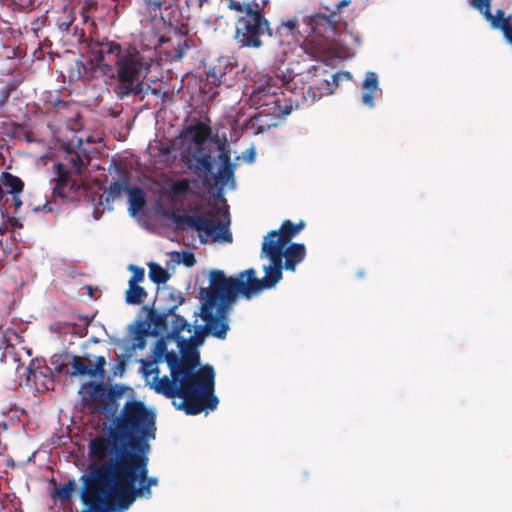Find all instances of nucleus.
<instances>
[{
  "label": "nucleus",
  "mask_w": 512,
  "mask_h": 512,
  "mask_svg": "<svg viewBox=\"0 0 512 512\" xmlns=\"http://www.w3.org/2000/svg\"><path fill=\"white\" fill-rule=\"evenodd\" d=\"M291 110H292V108H291V107H289V108H288V107H286L282 112H283L284 114H286V115H287V114H290V113H291Z\"/></svg>",
  "instance_id": "nucleus-35"
},
{
  "label": "nucleus",
  "mask_w": 512,
  "mask_h": 512,
  "mask_svg": "<svg viewBox=\"0 0 512 512\" xmlns=\"http://www.w3.org/2000/svg\"><path fill=\"white\" fill-rule=\"evenodd\" d=\"M266 32L271 35L269 23L258 9L239 18L235 38L242 46L259 48Z\"/></svg>",
  "instance_id": "nucleus-9"
},
{
  "label": "nucleus",
  "mask_w": 512,
  "mask_h": 512,
  "mask_svg": "<svg viewBox=\"0 0 512 512\" xmlns=\"http://www.w3.org/2000/svg\"><path fill=\"white\" fill-rule=\"evenodd\" d=\"M149 278L151 281L157 284H164L166 283L170 275L166 269L161 267L157 263H150L149 264Z\"/></svg>",
  "instance_id": "nucleus-20"
},
{
  "label": "nucleus",
  "mask_w": 512,
  "mask_h": 512,
  "mask_svg": "<svg viewBox=\"0 0 512 512\" xmlns=\"http://www.w3.org/2000/svg\"><path fill=\"white\" fill-rule=\"evenodd\" d=\"M472 6L485 16L493 28L501 30L506 41L512 45V25L502 10L493 15L490 12V0H473Z\"/></svg>",
  "instance_id": "nucleus-10"
},
{
  "label": "nucleus",
  "mask_w": 512,
  "mask_h": 512,
  "mask_svg": "<svg viewBox=\"0 0 512 512\" xmlns=\"http://www.w3.org/2000/svg\"><path fill=\"white\" fill-rule=\"evenodd\" d=\"M155 412L142 402L131 400L112 420L106 437L89 445L94 462L109 461L82 475L81 494L125 512L137 498H150L158 479L148 477L149 445L155 438Z\"/></svg>",
  "instance_id": "nucleus-1"
},
{
  "label": "nucleus",
  "mask_w": 512,
  "mask_h": 512,
  "mask_svg": "<svg viewBox=\"0 0 512 512\" xmlns=\"http://www.w3.org/2000/svg\"><path fill=\"white\" fill-rule=\"evenodd\" d=\"M145 9L149 14L156 16L157 11L161 9L162 7V1L161 0H143Z\"/></svg>",
  "instance_id": "nucleus-27"
},
{
  "label": "nucleus",
  "mask_w": 512,
  "mask_h": 512,
  "mask_svg": "<svg viewBox=\"0 0 512 512\" xmlns=\"http://www.w3.org/2000/svg\"><path fill=\"white\" fill-rule=\"evenodd\" d=\"M321 96H322V93H319V94H315V93H313V95H312L313 99H315V98H319V97H321Z\"/></svg>",
  "instance_id": "nucleus-37"
},
{
  "label": "nucleus",
  "mask_w": 512,
  "mask_h": 512,
  "mask_svg": "<svg viewBox=\"0 0 512 512\" xmlns=\"http://www.w3.org/2000/svg\"><path fill=\"white\" fill-rule=\"evenodd\" d=\"M20 194H12V205L18 209L22 205V201L20 199Z\"/></svg>",
  "instance_id": "nucleus-31"
},
{
  "label": "nucleus",
  "mask_w": 512,
  "mask_h": 512,
  "mask_svg": "<svg viewBox=\"0 0 512 512\" xmlns=\"http://www.w3.org/2000/svg\"><path fill=\"white\" fill-rule=\"evenodd\" d=\"M264 272L262 279L256 277V271L252 268L240 273L238 278L226 277L219 270L210 273V295L203 303L200 313L210 334L218 338L226 336L229 329L228 309L237 295L250 299L278 283L271 272Z\"/></svg>",
  "instance_id": "nucleus-3"
},
{
  "label": "nucleus",
  "mask_w": 512,
  "mask_h": 512,
  "mask_svg": "<svg viewBox=\"0 0 512 512\" xmlns=\"http://www.w3.org/2000/svg\"><path fill=\"white\" fill-rule=\"evenodd\" d=\"M145 333L143 332H138L135 336V339L132 343V348L133 349H144L145 346H146V341H145Z\"/></svg>",
  "instance_id": "nucleus-29"
},
{
  "label": "nucleus",
  "mask_w": 512,
  "mask_h": 512,
  "mask_svg": "<svg viewBox=\"0 0 512 512\" xmlns=\"http://www.w3.org/2000/svg\"><path fill=\"white\" fill-rule=\"evenodd\" d=\"M23 190L22 181L11 175L10 173L4 172L0 176V192L3 194H20Z\"/></svg>",
  "instance_id": "nucleus-16"
},
{
  "label": "nucleus",
  "mask_w": 512,
  "mask_h": 512,
  "mask_svg": "<svg viewBox=\"0 0 512 512\" xmlns=\"http://www.w3.org/2000/svg\"><path fill=\"white\" fill-rule=\"evenodd\" d=\"M304 227V222L297 225L291 221L283 222L279 230H273L265 236L262 243L261 258H266L268 264H263V270L271 272L279 282L282 279V269L295 271L296 265L302 262L306 255L303 244L290 243Z\"/></svg>",
  "instance_id": "nucleus-5"
},
{
  "label": "nucleus",
  "mask_w": 512,
  "mask_h": 512,
  "mask_svg": "<svg viewBox=\"0 0 512 512\" xmlns=\"http://www.w3.org/2000/svg\"><path fill=\"white\" fill-rule=\"evenodd\" d=\"M186 223L202 243H231L230 218L225 206L205 214L188 217Z\"/></svg>",
  "instance_id": "nucleus-8"
},
{
  "label": "nucleus",
  "mask_w": 512,
  "mask_h": 512,
  "mask_svg": "<svg viewBox=\"0 0 512 512\" xmlns=\"http://www.w3.org/2000/svg\"><path fill=\"white\" fill-rule=\"evenodd\" d=\"M348 3H349L348 1L344 0L340 3V6H346V5H348Z\"/></svg>",
  "instance_id": "nucleus-39"
},
{
  "label": "nucleus",
  "mask_w": 512,
  "mask_h": 512,
  "mask_svg": "<svg viewBox=\"0 0 512 512\" xmlns=\"http://www.w3.org/2000/svg\"><path fill=\"white\" fill-rule=\"evenodd\" d=\"M254 158H255V152L253 149H250L247 151V153L245 154V159L248 161V162H253L254 161Z\"/></svg>",
  "instance_id": "nucleus-32"
},
{
  "label": "nucleus",
  "mask_w": 512,
  "mask_h": 512,
  "mask_svg": "<svg viewBox=\"0 0 512 512\" xmlns=\"http://www.w3.org/2000/svg\"><path fill=\"white\" fill-rule=\"evenodd\" d=\"M168 323L171 331L156 342L153 360L139 361L146 385L173 398V405L188 415L215 410L219 401L214 395L213 368L207 365L194 370L200 360L201 332L175 314Z\"/></svg>",
  "instance_id": "nucleus-2"
},
{
  "label": "nucleus",
  "mask_w": 512,
  "mask_h": 512,
  "mask_svg": "<svg viewBox=\"0 0 512 512\" xmlns=\"http://www.w3.org/2000/svg\"><path fill=\"white\" fill-rule=\"evenodd\" d=\"M340 75L345 76L347 79L350 78V73L349 72L341 73Z\"/></svg>",
  "instance_id": "nucleus-38"
},
{
  "label": "nucleus",
  "mask_w": 512,
  "mask_h": 512,
  "mask_svg": "<svg viewBox=\"0 0 512 512\" xmlns=\"http://www.w3.org/2000/svg\"><path fill=\"white\" fill-rule=\"evenodd\" d=\"M297 20L288 19L278 26L276 34L281 38L283 42L290 43V41L296 39Z\"/></svg>",
  "instance_id": "nucleus-18"
},
{
  "label": "nucleus",
  "mask_w": 512,
  "mask_h": 512,
  "mask_svg": "<svg viewBox=\"0 0 512 512\" xmlns=\"http://www.w3.org/2000/svg\"><path fill=\"white\" fill-rule=\"evenodd\" d=\"M130 269L133 271V275L129 280V284H138L144 279V269L138 268L135 266H130Z\"/></svg>",
  "instance_id": "nucleus-28"
},
{
  "label": "nucleus",
  "mask_w": 512,
  "mask_h": 512,
  "mask_svg": "<svg viewBox=\"0 0 512 512\" xmlns=\"http://www.w3.org/2000/svg\"><path fill=\"white\" fill-rule=\"evenodd\" d=\"M82 141H83L82 137H76V142L78 145H81Z\"/></svg>",
  "instance_id": "nucleus-36"
},
{
  "label": "nucleus",
  "mask_w": 512,
  "mask_h": 512,
  "mask_svg": "<svg viewBox=\"0 0 512 512\" xmlns=\"http://www.w3.org/2000/svg\"><path fill=\"white\" fill-rule=\"evenodd\" d=\"M171 188L175 196L183 195L188 191L189 183L186 180L176 181Z\"/></svg>",
  "instance_id": "nucleus-26"
},
{
  "label": "nucleus",
  "mask_w": 512,
  "mask_h": 512,
  "mask_svg": "<svg viewBox=\"0 0 512 512\" xmlns=\"http://www.w3.org/2000/svg\"><path fill=\"white\" fill-rule=\"evenodd\" d=\"M126 391H131V389L123 386H115L111 389L110 394L113 398H118Z\"/></svg>",
  "instance_id": "nucleus-30"
},
{
  "label": "nucleus",
  "mask_w": 512,
  "mask_h": 512,
  "mask_svg": "<svg viewBox=\"0 0 512 512\" xmlns=\"http://www.w3.org/2000/svg\"><path fill=\"white\" fill-rule=\"evenodd\" d=\"M129 212L132 216L139 213L145 205L144 193L137 187L131 188L128 193Z\"/></svg>",
  "instance_id": "nucleus-17"
},
{
  "label": "nucleus",
  "mask_w": 512,
  "mask_h": 512,
  "mask_svg": "<svg viewBox=\"0 0 512 512\" xmlns=\"http://www.w3.org/2000/svg\"><path fill=\"white\" fill-rule=\"evenodd\" d=\"M362 103L368 107H374V98L380 92L379 81L376 73L368 71L362 83Z\"/></svg>",
  "instance_id": "nucleus-15"
},
{
  "label": "nucleus",
  "mask_w": 512,
  "mask_h": 512,
  "mask_svg": "<svg viewBox=\"0 0 512 512\" xmlns=\"http://www.w3.org/2000/svg\"><path fill=\"white\" fill-rule=\"evenodd\" d=\"M105 358L96 357L95 363L90 358L74 356L71 362V376H89L91 378H103Z\"/></svg>",
  "instance_id": "nucleus-11"
},
{
  "label": "nucleus",
  "mask_w": 512,
  "mask_h": 512,
  "mask_svg": "<svg viewBox=\"0 0 512 512\" xmlns=\"http://www.w3.org/2000/svg\"><path fill=\"white\" fill-rule=\"evenodd\" d=\"M152 57L140 53L134 47L122 48L115 42L99 45L96 51V66L107 75H114L117 66L118 85L115 88L120 98L143 92V80L152 65Z\"/></svg>",
  "instance_id": "nucleus-4"
},
{
  "label": "nucleus",
  "mask_w": 512,
  "mask_h": 512,
  "mask_svg": "<svg viewBox=\"0 0 512 512\" xmlns=\"http://www.w3.org/2000/svg\"><path fill=\"white\" fill-rule=\"evenodd\" d=\"M19 358L13 352V347L7 345L5 347L4 352V362L9 364L11 368L15 370L16 375L20 379V384H25L30 386L32 382H36L38 379V374L35 370L32 369L31 363L28 366L20 364Z\"/></svg>",
  "instance_id": "nucleus-12"
},
{
  "label": "nucleus",
  "mask_w": 512,
  "mask_h": 512,
  "mask_svg": "<svg viewBox=\"0 0 512 512\" xmlns=\"http://www.w3.org/2000/svg\"><path fill=\"white\" fill-rule=\"evenodd\" d=\"M145 296L146 292L141 286L129 284V289L126 292V302L128 304H140Z\"/></svg>",
  "instance_id": "nucleus-21"
},
{
  "label": "nucleus",
  "mask_w": 512,
  "mask_h": 512,
  "mask_svg": "<svg viewBox=\"0 0 512 512\" xmlns=\"http://www.w3.org/2000/svg\"><path fill=\"white\" fill-rule=\"evenodd\" d=\"M83 503L88 507L87 512H116V508L106 505L102 501L95 500L91 497L81 494Z\"/></svg>",
  "instance_id": "nucleus-19"
},
{
  "label": "nucleus",
  "mask_w": 512,
  "mask_h": 512,
  "mask_svg": "<svg viewBox=\"0 0 512 512\" xmlns=\"http://www.w3.org/2000/svg\"><path fill=\"white\" fill-rule=\"evenodd\" d=\"M279 87L273 82L268 75H261L255 82V86L251 93V99L255 104L269 105L270 97H275Z\"/></svg>",
  "instance_id": "nucleus-13"
},
{
  "label": "nucleus",
  "mask_w": 512,
  "mask_h": 512,
  "mask_svg": "<svg viewBox=\"0 0 512 512\" xmlns=\"http://www.w3.org/2000/svg\"><path fill=\"white\" fill-rule=\"evenodd\" d=\"M305 23L315 36L323 39L318 45L330 57L344 59L354 55L356 38L348 32H337L335 23L329 17L316 14L307 17Z\"/></svg>",
  "instance_id": "nucleus-7"
},
{
  "label": "nucleus",
  "mask_w": 512,
  "mask_h": 512,
  "mask_svg": "<svg viewBox=\"0 0 512 512\" xmlns=\"http://www.w3.org/2000/svg\"><path fill=\"white\" fill-rule=\"evenodd\" d=\"M220 166L215 176L216 183L220 186V189L234 188V169L235 165L231 163L230 152L224 147L220 149L219 153Z\"/></svg>",
  "instance_id": "nucleus-14"
},
{
  "label": "nucleus",
  "mask_w": 512,
  "mask_h": 512,
  "mask_svg": "<svg viewBox=\"0 0 512 512\" xmlns=\"http://www.w3.org/2000/svg\"><path fill=\"white\" fill-rule=\"evenodd\" d=\"M74 490H75V482L68 481L56 490V495L61 500H67L71 497Z\"/></svg>",
  "instance_id": "nucleus-24"
},
{
  "label": "nucleus",
  "mask_w": 512,
  "mask_h": 512,
  "mask_svg": "<svg viewBox=\"0 0 512 512\" xmlns=\"http://www.w3.org/2000/svg\"><path fill=\"white\" fill-rule=\"evenodd\" d=\"M129 190H131V188L129 187L128 181L126 179L111 183L107 190L108 198L114 199L121 196L123 193L128 194Z\"/></svg>",
  "instance_id": "nucleus-22"
},
{
  "label": "nucleus",
  "mask_w": 512,
  "mask_h": 512,
  "mask_svg": "<svg viewBox=\"0 0 512 512\" xmlns=\"http://www.w3.org/2000/svg\"><path fill=\"white\" fill-rule=\"evenodd\" d=\"M173 260L178 263H183L187 267H191L195 264V257L191 252H176L173 256Z\"/></svg>",
  "instance_id": "nucleus-25"
},
{
  "label": "nucleus",
  "mask_w": 512,
  "mask_h": 512,
  "mask_svg": "<svg viewBox=\"0 0 512 512\" xmlns=\"http://www.w3.org/2000/svg\"><path fill=\"white\" fill-rule=\"evenodd\" d=\"M71 160H72V162L74 163V165H75V167H76V169H77V170H80V169L85 165V164H84V162H83L82 160H80V164H79V165H77V164L75 163V159H74V157H72V158H71Z\"/></svg>",
  "instance_id": "nucleus-34"
},
{
  "label": "nucleus",
  "mask_w": 512,
  "mask_h": 512,
  "mask_svg": "<svg viewBox=\"0 0 512 512\" xmlns=\"http://www.w3.org/2000/svg\"><path fill=\"white\" fill-rule=\"evenodd\" d=\"M207 74H208V76H211V77H212V78H214L215 80H220V79H221V77L223 76V73H219V74H217V73H215V72H210V71H209Z\"/></svg>",
  "instance_id": "nucleus-33"
},
{
  "label": "nucleus",
  "mask_w": 512,
  "mask_h": 512,
  "mask_svg": "<svg viewBox=\"0 0 512 512\" xmlns=\"http://www.w3.org/2000/svg\"><path fill=\"white\" fill-rule=\"evenodd\" d=\"M211 129L204 122L185 128L173 141V148L179 151L181 159L197 172L207 175L212 170V160L203 148L204 142L210 137Z\"/></svg>",
  "instance_id": "nucleus-6"
},
{
  "label": "nucleus",
  "mask_w": 512,
  "mask_h": 512,
  "mask_svg": "<svg viewBox=\"0 0 512 512\" xmlns=\"http://www.w3.org/2000/svg\"><path fill=\"white\" fill-rule=\"evenodd\" d=\"M228 7L237 12L244 13V15H246L248 12H255L257 10L253 9L251 3L248 1L241 2L240 0H230Z\"/></svg>",
  "instance_id": "nucleus-23"
}]
</instances>
